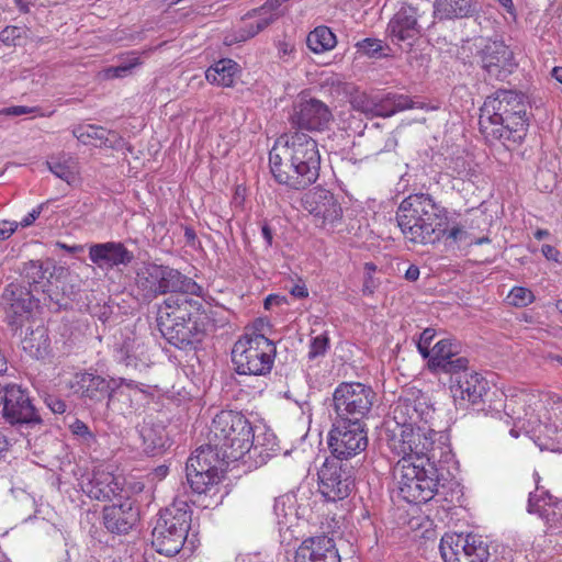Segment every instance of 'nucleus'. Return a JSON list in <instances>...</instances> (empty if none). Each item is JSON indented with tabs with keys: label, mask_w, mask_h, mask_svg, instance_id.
Listing matches in <instances>:
<instances>
[{
	"label": "nucleus",
	"mask_w": 562,
	"mask_h": 562,
	"mask_svg": "<svg viewBox=\"0 0 562 562\" xmlns=\"http://www.w3.org/2000/svg\"><path fill=\"white\" fill-rule=\"evenodd\" d=\"M274 180L292 190H304L319 177L321 154L317 142L295 131L280 136L269 153Z\"/></svg>",
	"instance_id": "f257e3e1"
},
{
	"label": "nucleus",
	"mask_w": 562,
	"mask_h": 562,
	"mask_svg": "<svg viewBox=\"0 0 562 562\" xmlns=\"http://www.w3.org/2000/svg\"><path fill=\"white\" fill-rule=\"evenodd\" d=\"M397 225L407 241L434 245L446 237L457 241L464 231L456 225L448 228V212L429 194L415 193L406 196L396 211Z\"/></svg>",
	"instance_id": "f03ea898"
},
{
	"label": "nucleus",
	"mask_w": 562,
	"mask_h": 562,
	"mask_svg": "<svg viewBox=\"0 0 562 562\" xmlns=\"http://www.w3.org/2000/svg\"><path fill=\"white\" fill-rule=\"evenodd\" d=\"M526 110L522 93L499 89L481 108L480 131L490 143L499 140L506 147L519 144L527 133Z\"/></svg>",
	"instance_id": "7ed1b4c3"
},
{
	"label": "nucleus",
	"mask_w": 562,
	"mask_h": 562,
	"mask_svg": "<svg viewBox=\"0 0 562 562\" xmlns=\"http://www.w3.org/2000/svg\"><path fill=\"white\" fill-rule=\"evenodd\" d=\"M201 306L199 301L188 296L166 299L157 314V326L162 337L179 349L201 342L204 330L196 321Z\"/></svg>",
	"instance_id": "20e7f679"
},
{
	"label": "nucleus",
	"mask_w": 562,
	"mask_h": 562,
	"mask_svg": "<svg viewBox=\"0 0 562 562\" xmlns=\"http://www.w3.org/2000/svg\"><path fill=\"white\" fill-rule=\"evenodd\" d=\"M254 443L250 422L239 412L222 411L215 415L209 431V445L215 457L225 463L241 459Z\"/></svg>",
	"instance_id": "39448f33"
},
{
	"label": "nucleus",
	"mask_w": 562,
	"mask_h": 562,
	"mask_svg": "<svg viewBox=\"0 0 562 562\" xmlns=\"http://www.w3.org/2000/svg\"><path fill=\"white\" fill-rule=\"evenodd\" d=\"M135 289L143 302H151L160 295H201L202 286L178 269L156 262H144L136 271Z\"/></svg>",
	"instance_id": "423d86ee"
},
{
	"label": "nucleus",
	"mask_w": 562,
	"mask_h": 562,
	"mask_svg": "<svg viewBox=\"0 0 562 562\" xmlns=\"http://www.w3.org/2000/svg\"><path fill=\"white\" fill-rule=\"evenodd\" d=\"M393 480L397 494L407 503L424 504L438 492L439 473L435 462L412 458L400 459L393 467Z\"/></svg>",
	"instance_id": "0eeeda50"
},
{
	"label": "nucleus",
	"mask_w": 562,
	"mask_h": 562,
	"mask_svg": "<svg viewBox=\"0 0 562 562\" xmlns=\"http://www.w3.org/2000/svg\"><path fill=\"white\" fill-rule=\"evenodd\" d=\"M262 325L261 321L255 324L233 346L232 361L238 374L266 375L272 369L277 350L274 344L259 333Z\"/></svg>",
	"instance_id": "6e6552de"
},
{
	"label": "nucleus",
	"mask_w": 562,
	"mask_h": 562,
	"mask_svg": "<svg viewBox=\"0 0 562 562\" xmlns=\"http://www.w3.org/2000/svg\"><path fill=\"white\" fill-rule=\"evenodd\" d=\"M191 515L187 502H175L160 513L151 532V546L159 554L173 557L180 552L191 527Z\"/></svg>",
	"instance_id": "1a4fd4ad"
},
{
	"label": "nucleus",
	"mask_w": 562,
	"mask_h": 562,
	"mask_svg": "<svg viewBox=\"0 0 562 562\" xmlns=\"http://www.w3.org/2000/svg\"><path fill=\"white\" fill-rule=\"evenodd\" d=\"M438 432L426 427V424L409 428H390L387 435V447L401 459L412 458L415 462L437 460L435 448Z\"/></svg>",
	"instance_id": "9d476101"
},
{
	"label": "nucleus",
	"mask_w": 562,
	"mask_h": 562,
	"mask_svg": "<svg viewBox=\"0 0 562 562\" xmlns=\"http://www.w3.org/2000/svg\"><path fill=\"white\" fill-rule=\"evenodd\" d=\"M123 383L124 378L106 379L91 371H82L72 375L68 386L85 403L97 404L106 398V406L115 407L119 396L125 395Z\"/></svg>",
	"instance_id": "9b49d317"
},
{
	"label": "nucleus",
	"mask_w": 562,
	"mask_h": 562,
	"mask_svg": "<svg viewBox=\"0 0 562 562\" xmlns=\"http://www.w3.org/2000/svg\"><path fill=\"white\" fill-rule=\"evenodd\" d=\"M369 443L364 422L348 418L335 419L328 434L333 459L344 461L366 451Z\"/></svg>",
	"instance_id": "f8f14e48"
},
{
	"label": "nucleus",
	"mask_w": 562,
	"mask_h": 562,
	"mask_svg": "<svg viewBox=\"0 0 562 562\" xmlns=\"http://www.w3.org/2000/svg\"><path fill=\"white\" fill-rule=\"evenodd\" d=\"M374 400L375 393L371 386L360 382H341L333 394L336 419L363 422L371 412Z\"/></svg>",
	"instance_id": "ddd939ff"
},
{
	"label": "nucleus",
	"mask_w": 562,
	"mask_h": 562,
	"mask_svg": "<svg viewBox=\"0 0 562 562\" xmlns=\"http://www.w3.org/2000/svg\"><path fill=\"white\" fill-rule=\"evenodd\" d=\"M0 394H2V415L8 423L26 428L42 424V417L26 389L0 379Z\"/></svg>",
	"instance_id": "4468645a"
},
{
	"label": "nucleus",
	"mask_w": 562,
	"mask_h": 562,
	"mask_svg": "<svg viewBox=\"0 0 562 562\" xmlns=\"http://www.w3.org/2000/svg\"><path fill=\"white\" fill-rule=\"evenodd\" d=\"M449 390L457 406L462 408L471 406L481 411L488 395L490 384L481 373L471 370L468 366L463 372L449 378Z\"/></svg>",
	"instance_id": "2eb2a0df"
},
{
	"label": "nucleus",
	"mask_w": 562,
	"mask_h": 562,
	"mask_svg": "<svg viewBox=\"0 0 562 562\" xmlns=\"http://www.w3.org/2000/svg\"><path fill=\"white\" fill-rule=\"evenodd\" d=\"M355 486L353 469L335 459H326L318 471V491L328 502L348 497Z\"/></svg>",
	"instance_id": "dca6fc26"
},
{
	"label": "nucleus",
	"mask_w": 562,
	"mask_h": 562,
	"mask_svg": "<svg viewBox=\"0 0 562 562\" xmlns=\"http://www.w3.org/2000/svg\"><path fill=\"white\" fill-rule=\"evenodd\" d=\"M439 549L445 562H486L490 555L487 544L471 533H446Z\"/></svg>",
	"instance_id": "f3484780"
},
{
	"label": "nucleus",
	"mask_w": 562,
	"mask_h": 562,
	"mask_svg": "<svg viewBox=\"0 0 562 562\" xmlns=\"http://www.w3.org/2000/svg\"><path fill=\"white\" fill-rule=\"evenodd\" d=\"M213 449L201 446L186 465L187 481L193 492L205 493L220 480V465L224 462L215 457Z\"/></svg>",
	"instance_id": "a211bd4d"
},
{
	"label": "nucleus",
	"mask_w": 562,
	"mask_h": 562,
	"mask_svg": "<svg viewBox=\"0 0 562 562\" xmlns=\"http://www.w3.org/2000/svg\"><path fill=\"white\" fill-rule=\"evenodd\" d=\"M0 305L4 314V322L13 331H16L30 318L34 307V297L25 286L10 283L1 294Z\"/></svg>",
	"instance_id": "6ab92c4d"
},
{
	"label": "nucleus",
	"mask_w": 562,
	"mask_h": 562,
	"mask_svg": "<svg viewBox=\"0 0 562 562\" xmlns=\"http://www.w3.org/2000/svg\"><path fill=\"white\" fill-rule=\"evenodd\" d=\"M462 345L451 338H443L434 345V356L427 361V369L436 375L454 374L468 369L469 359L461 353Z\"/></svg>",
	"instance_id": "aec40b11"
},
{
	"label": "nucleus",
	"mask_w": 562,
	"mask_h": 562,
	"mask_svg": "<svg viewBox=\"0 0 562 562\" xmlns=\"http://www.w3.org/2000/svg\"><path fill=\"white\" fill-rule=\"evenodd\" d=\"M423 14L412 4H403L391 18L386 27V35L393 44L406 43L412 46L423 33Z\"/></svg>",
	"instance_id": "412c9836"
},
{
	"label": "nucleus",
	"mask_w": 562,
	"mask_h": 562,
	"mask_svg": "<svg viewBox=\"0 0 562 562\" xmlns=\"http://www.w3.org/2000/svg\"><path fill=\"white\" fill-rule=\"evenodd\" d=\"M333 114L323 101L302 94L293 104L291 122L301 130L324 131Z\"/></svg>",
	"instance_id": "4be33fe9"
},
{
	"label": "nucleus",
	"mask_w": 562,
	"mask_h": 562,
	"mask_svg": "<svg viewBox=\"0 0 562 562\" xmlns=\"http://www.w3.org/2000/svg\"><path fill=\"white\" fill-rule=\"evenodd\" d=\"M303 207L314 216L318 226H326L340 221L342 209L334 194L323 188H315L302 200Z\"/></svg>",
	"instance_id": "5701e85b"
},
{
	"label": "nucleus",
	"mask_w": 562,
	"mask_h": 562,
	"mask_svg": "<svg viewBox=\"0 0 562 562\" xmlns=\"http://www.w3.org/2000/svg\"><path fill=\"white\" fill-rule=\"evenodd\" d=\"M431 413V407L423 396L400 397L393 407V418L392 422L387 423V430L390 428L404 429L427 424L428 417Z\"/></svg>",
	"instance_id": "b1692460"
},
{
	"label": "nucleus",
	"mask_w": 562,
	"mask_h": 562,
	"mask_svg": "<svg viewBox=\"0 0 562 562\" xmlns=\"http://www.w3.org/2000/svg\"><path fill=\"white\" fill-rule=\"evenodd\" d=\"M482 68L488 79L505 80L516 67L513 52L503 42H491L481 52Z\"/></svg>",
	"instance_id": "393cba45"
},
{
	"label": "nucleus",
	"mask_w": 562,
	"mask_h": 562,
	"mask_svg": "<svg viewBox=\"0 0 562 562\" xmlns=\"http://www.w3.org/2000/svg\"><path fill=\"white\" fill-rule=\"evenodd\" d=\"M294 562H340L331 538L326 536L305 539L295 551Z\"/></svg>",
	"instance_id": "a878e982"
},
{
	"label": "nucleus",
	"mask_w": 562,
	"mask_h": 562,
	"mask_svg": "<svg viewBox=\"0 0 562 562\" xmlns=\"http://www.w3.org/2000/svg\"><path fill=\"white\" fill-rule=\"evenodd\" d=\"M103 525L111 533H127L139 519V509L126 499L119 505L106 506L103 509Z\"/></svg>",
	"instance_id": "bb28decb"
},
{
	"label": "nucleus",
	"mask_w": 562,
	"mask_h": 562,
	"mask_svg": "<svg viewBox=\"0 0 562 562\" xmlns=\"http://www.w3.org/2000/svg\"><path fill=\"white\" fill-rule=\"evenodd\" d=\"M356 106L363 113L373 116L389 117L400 111L414 108V101L404 94H387L381 100L368 98L366 95L356 99Z\"/></svg>",
	"instance_id": "cd10ccee"
},
{
	"label": "nucleus",
	"mask_w": 562,
	"mask_h": 562,
	"mask_svg": "<svg viewBox=\"0 0 562 562\" xmlns=\"http://www.w3.org/2000/svg\"><path fill=\"white\" fill-rule=\"evenodd\" d=\"M89 259L99 268L128 266L134 255L120 241L92 244L89 247Z\"/></svg>",
	"instance_id": "c85d7f7f"
},
{
	"label": "nucleus",
	"mask_w": 562,
	"mask_h": 562,
	"mask_svg": "<svg viewBox=\"0 0 562 562\" xmlns=\"http://www.w3.org/2000/svg\"><path fill=\"white\" fill-rule=\"evenodd\" d=\"M72 135L85 145L103 146L116 150L127 146L120 133L99 125L88 124L76 126L72 130Z\"/></svg>",
	"instance_id": "c756f323"
},
{
	"label": "nucleus",
	"mask_w": 562,
	"mask_h": 562,
	"mask_svg": "<svg viewBox=\"0 0 562 562\" xmlns=\"http://www.w3.org/2000/svg\"><path fill=\"white\" fill-rule=\"evenodd\" d=\"M123 490V482L113 473L97 470L87 483L86 492L89 497L98 501H106L119 495Z\"/></svg>",
	"instance_id": "7c9ffc66"
},
{
	"label": "nucleus",
	"mask_w": 562,
	"mask_h": 562,
	"mask_svg": "<svg viewBox=\"0 0 562 562\" xmlns=\"http://www.w3.org/2000/svg\"><path fill=\"white\" fill-rule=\"evenodd\" d=\"M434 9L440 20L464 19L477 12L479 3L476 0H435Z\"/></svg>",
	"instance_id": "2f4dec72"
},
{
	"label": "nucleus",
	"mask_w": 562,
	"mask_h": 562,
	"mask_svg": "<svg viewBox=\"0 0 562 562\" xmlns=\"http://www.w3.org/2000/svg\"><path fill=\"white\" fill-rule=\"evenodd\" d=\"M295 497L291 494H284L274 499L273 512L280 531L290 530L299 520L295 506Z\"/></svg>",
	"instance_id": "473e14b6"
},
{
	"label": "nucleus",
	"mask_w": 562,
	"mask_h": 562,
	"mask_svg": "<svg viewBox=\"0 0 562 562\" xmlns=\"http://www.w3.org/2000/svg\"><path fill=\"white\" fill-rule=\"evenodd\" d=\"M47 166L50 172L68 184L77 182L79 173L78 162L70 155L61 154L50 157L47 160Z\"/></svg>",
	"instance_id": "72a5a7b5"
},
{
	"label": "nucleus",
	"mask_w": 562,
	"mask_h": 562,
	"mask_svg": "<svg viewBox=\"0 0 562 562\" xmlns=\"http://www.w3.org/2000/svg\"><path fill=\"white\" fill-rule=\"evenodd\" d=\"M237 70V63L225 58L209 67L205 71V78L211 83H216L223 87H231L234 83V78Z\"/></svg>",
	"instance_id": "f704fd0d"
},
{
	"label": "nucleus",
	"mask_w": 562,
	"mask_h": 562,
	"mask_svg": "<svg viewBox=\"0 0 562 562\" xmlns=\"http://www.w3.org/2000/svg\"><path fill=\"white\" fill-rule=\"evenodd\" d=\"M447 168L452 177L470 182L479 176V166L469 155L451 157Z\"/></svg>",
	"instance_id": "c9c22d12"
},
{
	"label": "nucleus",
	"mask_w": 562,
	"mask_h": 562,
	"mask_svg": "<svg viewBox=\"0 0 562 562\" xmlns=\"http://www.w3.org/2000/svg\"><path fill=\"white\" fill-rule=\"evenodd\" d=\"M306 44L313 53L321 54L333 49L336 46L337 41L336 35L331 30L322 25L310 32L306 38Z\"/></svg>",
	"instance_id": "e433bc0d"
},
{
	"label": "nucleus",
	"mask_w": 562,
	"mask_h": 562,
	"mask_svg": "<svg viewBox=\"0 0 562 562\" xmlns=\"http://www.w3.org/2000/svg\"><path fill=\"white\" fill-rule=\"evenodd\" d=\"M278 449L277 438L273 434H263L262 441L259 435H254V443L248 453L251 457H260L265 461L272 457Z\"/></svg>",
	"instance_id": "4c0bfd02"
},
{
	"label": "nucleus",
	"mask_w": 562,
	"mask_h": 562,
	"mask_svg": "<svg viewBox=\"0 0 562 562\" xmlns=\"http://www.w3.org/2000/svg\"><path fill=\"white\" fill-rule=\"evenodd\" d=\"M369 134L372 137V154L379 155L381 153L393 150L397 140L392 133L380 131L378 127L369 130Z\"/></svg>",
	"instance_id": "58836bf2"
},
{
	"label": "nucleus",
	"mask_w": 562,
	"mask_h": 562,
	"mask_svg": "<svg viewBox=\"0 0 562 562\" xmlns=\"http://www.w3.org/2000/svg\"><path fill=\"white\" fill-rule=\"evenodd\" d=\"M551 497L547 491H540L539 487L529 494L528 512L530 514H538L540 517L548 516L547 506L550 505Z\"/></svg>",
	"instance_id": "ea45409f"
},
{
	"label": "nucleus",
	"mask_w": 562,
	"mask_h": 562,
	"mask_svg": "<svg viewBox=\"0 0 562 562\" xmlns=\"http://www.w3.org/2000/svg\"><path fill=\"white\" fill-rule=\"evenodd\" d=\"M69 430L82 445L91 447L97 442L95 435L90 430L88 425L80 419H75L69 425Z\"/></svg>",
	"instance_id": "a19ab883"
},
{
	"label": "nucleus",
	"mask_w": 562,
	"mask_h": 562,
	"mask_svg": "<svg viewBox=\"0 0 562 562\" xmlns=\"http://www.w3.org/2000/svg\"><path fill=\"white\" fill-rule=\"evenodd\" d=\"M22 276L29 284H38L46 278V270L43 268V263L41 261L31 260L24 263Z\"/></svg>",
	"instance_id": "79ce46f5"
},
{
	"label": "nucleus",
	"mask_w": 562,
	"mask_h": 562,
	"mask_svg": "<svg viewBox=\"0 0 562 562\" xmlns=\"http://www.w3.org/2000/svg\"><path fill=\"white\" fill-rule=\"evenodd\" d=\"M330 339L328 334L325 331L311 339L308 359L313 360L319 357H324L329 348Z\"/></svg>",
	"instance_id": "37998d69"
},
{
	"label": "nucleus",
	"mask_w": 562,
	"mask_h": 562,
	"mask_svg": "<svg viewBox=\"0 0 562 562\" xmlns=\"http://www.w3.org/2000/svg\"><path fill=\"white\" fill-rule=\"evenodd\" d=\"M509 303L514 306L524 307L535 301V295L531 290L524 286H514L508 296Z\"/></svg>",
	"instance_id": "c03bdc74"
},
{
	"label": "nucleus",
	"mask_w": 562,
	"mask_h": 562,
	"mask_svg": "<svg viewBox=\"0 0 562 562\" xmlns=\"http://www.w3.org/2000/svg\"><path fill=\"white\" fill-rule=\"evenodd\" d=\"M255 13L258 16V19L255 21L256 30H247V34H240L239 41H246L248 38L254 37L258 33L263 31L268 25L273 23L279 16L278 13H269L268 15L260 12Z\"/></svg>",
	"instance_id": "a18cd8bd"
},
{
	"label": "nucleus",
	"mask_w": 562,
	"mask_h": 562,
	"mask_svg": "<svg viewBox=\"0 0 562 562\" xmlns=\"http://www.w3.org/2000/svg\"><path fill=\"white\" fill-rule=\"evenodd\" d=\"M525 400L521 396L515 398L506 400L504 409L506 414L514 420H522L527 416V413L524 409Z\"/></svg>",
	"instance_id": "49530a36"
},
{
	"label": "nucleus",
	"mask_w": 562,
	"mask_h": 562,
	"mask_svg": "<svg viewBox=\"0 0 562 562\" xmlns=\"http://www.w3.org/2000/svg\"><path fill=\"white\" fill-rule=\"evenodd\" d=\"M137 65H139V58L133 57L128 63L105 69V77L108 79L123 78L131 74V70Z\"/></svg>",
	"instance_id": "de8ad7c7"
},
{
	"label": "nucleus",
	"mask_w": 562,
	"mask_h": 562,
	"mask_svg": "<svg viewBox=\"0 0 562 562\" xmlns=\"http://www.w3.org/2000/svg\"><path fill=\"white\" fill-rule=\"evenodd\" d=\"M137 387L135 381L133 380H126L125 383H123V389L125 391V395L119 396L116 400V406L111 407L112 409H117L121 413H124L125 408L132 407V397H131V391L135 390Z\"/></svg>",
	"instance_id": "09e8293b"
},
{
	"label": "nucleus",
	"mask_w": 562,
	"mask_h": 562,
	"mask_svg": "<svg viewBox=\"0 0 562 562\" xmlns=\"http://www.w3.org/2000/svg\"><path fill=\"white\" fill-rule=\"evenodd\" d=\"M357 48L363 54L374 57L381 54L382 52V41L376 38H364L357 43Z\"/></svg>",
	"instance_id": "8fccbe9b"
},
{
	"label": "nucleus",
	"mask_w": 562,
	"mask_h": 562,
	"mask_svg": "<svg viewBox=\"0 0 562 562\" xmlns=\"http://www.w3.org/2000/svg\"><path fill=\"white\" fill-rule=\"evenodd\" d=\"M45 404L54 414H63L67 408L65 401L55 395H47L45 397Z\"/></svg>",
	"instance_id": "3c124183"
},
{
	"label": "nucleus",
	"mask_w": 562,
	"mask_h": 562,
	"mask_svg": "<svg viewBox=\"0 0 562 562\" xmlns=\"http://www.w3.org/2000/svg\"><path fill=\"white\" fill-rule=\"evenodd\" d=\"M20 36V30L16 26H7L0 32V41L5 45L14 44V41Z\"/></svg>",
	"instance_id": "603ef678"
},
{
	"label": "nucleus",
	"mask_w": 562,
	"mask_h": 562,
	"mask_svg": "<svg viewBox=\"0 0 562 562\" xmlns=\"http://www.w3.org/2000/svg\"><path fill=\"white\" fill-rule=\"evenodd\" d=\"M34 111H35L34 108H29L25 105H14V106H9V108H4V109L0 110V114L1 115L20 116V115L33 113Z\"/></svg>",
	"instance_id": "864d4df0"
},
{
	"label": "nucleus",
	"mask_w": 562,
	"mask_h": 562,
	"mask_svg": "<svg viewBox=\"0 0 562 562\" xmlns=\"http://www.w3.org/2000/svg\"><path fill=\"white\" fill-rule=\"evenodd\" d=\"M44 206L45 204L42 203L33 209L25 217L18 222L19 226L23 228L31 226L40 217Z\"/></svg>",
	"instance_id": "5fc2aeb1"
},
{
	"label": "nucleus",
	"mask_w": 562,
	"mask_h": 562,
	"mask_svg": "<svg viewBox=\"0 0 562 562\" xmlns=\"http://www.w3.org/2000/svg\"><path fill=\"white\" fill-rule=\"evenodd\" d=\"M379 285L380 281L376 278H374L370 272L367 273L362 285L363 295H372Z\"/></svg>",
	"instance_id": "6e6d98bb"
},
{
	"label": "nucleus",
	"mask_w": 562,
	"mask_h": 562,
	"mask_svg": "<svg viewBox=\"0 0 562 562\" xmlns=\"http://www.w3.org/2000/svg\"><path fill=\"white\" fill-rule=\"evenodd\" d=\"M19 227L18 222L1 221L0 222V240L8 239Z\"/></svg>",
	"instance_id": "4d7b16f0"
},
{
	"label": "nucleus",
	"mask_w": 562,
	"mask_h": 562,
	"mask_svg": "<svg viewBox=\"0 0 562 562\" xmlns=\"http://www.w3.org/2000/svg\"><path fill=\"white\" fill-rule=\"evenodd\" d=\"M541 251L548 260H552L554 262L561 261L562 255L555 247L551 245H543Z\"/></svg>",
	"instance_id": "13d9d810"
},
{
	"label": "nucleus",
	"mask_w": 562,
	"mask_h": 562,
	"mask_svg": "<svg viewBox=\"0 0 562 562\" xmlns=\"http://www.w3.org/2000/svg\"><path fill=\"white\" fill-rule=\"evenodd\" d=\"M548 402L552 404L551 409L557 417L562 419V397L558 394H548Z\"/></svg>",
	"instance_id": "bf43d9fd"
},
{
	"label": "nucleus",
	"mask_w": 562,
	"mask_h": 562,
	"mask_svg": "<svg viewBox=\"0 0 562 562\" xmlns=\"http://www.w3.org/2000/svg\"><path fill=\"white\" fill-rule=\"evenodd\" d=\"M283 2H281L280 0H268L262 7H260L259 9L257 10H254V12H260V13H263V14H269V13H277V9L282 4Z\"/></svg>",
	"instance_id": "052dcab7"
},
{
	"label": "nucleus",
	"mask_w": 562,
	"mask_h": 562,
	"mask_svg": "<svg viewBox=\"0 0 562 562\" xmlns=\"http://www.w3.org/2000/svg\"><path fill=\"white\" fill-rule=\"evenodd\" d=\"M435 338V330L431 329V328H426L422 334H420V337H419V340H418V344H422V346L426 345V346H429L431 345L432 340Z\"/></svg>",
	"instance_id": "680f3d73"
},
{
	"label": "nucleus",
	"mask_w": 562,
	"mask_h": 562,
	"mask_svg": "<svg viewBox=\"0 0 562 562\" xmlns=\"http://www.w3.org/2000/svg\"><path fill=\"white\" fill-rule=\"evenodd\" d=\"M291 294L297 299H305L308 296V290L304 284H295L291 289Z\"/></svg>",
	"instance_id": "e2e57ef3"
},
{
	"label": "nucleus",
	"mask_w": 562,
	"mask_h": 562,
	"mask_svg": "<svg viewBox=\"0 0 562 562\" xmlns=\"http://www.w3.org/2000/svg\"><path fill=\"white\" fill-rule=\"evenodd\" d=\"M56 246L63 250H66L67 252L69 254H78V252H82L83 251V246L82 245H67L65 243H61V241H57L56 243Z\"/></svg>",
	"instance_id": "0e129e2a"
},
{
	"label": "nucleus",
	"mask_w": 562,
	"mask_h": 562,
	"mask_svg": "<svg viewBox=\"0 0 562 562\" xmlns=\"http://www.w3.org/2000/svg\"><path fill=\"white\" fill-rule=\"evenodd\" d=\"M419 268L415 265L408 267L405 272V278L408 281H416L419 278Z\"/></svg>",
	"instance_id": "69168bd1"
},
{
	"label": "nucleus",
	"mask_w": 562,
	"mask_h": 562,
	"mask_svg": "<svg viewBox=\"0 0 562 562\" xmlns=\"http://www.w3.org/2000/svg\"><path fill=\"white\" fill-rule=\"evenodd\" d=\"M417 349H418L419 353L422 355V357L424 359H427L428 361L434 356V347L430 349L429 346H426V345L422 346V344L417 342Z\"/></svg>",
	"instance_id": "338daca9"
},
{
	"label": "nucleus",
	"mask_w": 562,
	"mask_h": 562,
	"mask_svg": "<svg viewBox=\"0 0 562 562\" xmlns=\"http://www.w3.org/2000/svg\"><path fill=\"white\" fill-rule=\"evenodd\" d=\"M262 237L265 238L268 246L272 244V231L268 225H263L261 228Z\"/></svg>",
	"instance_id": "774afa93"
}]
</instances>
